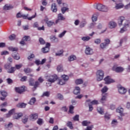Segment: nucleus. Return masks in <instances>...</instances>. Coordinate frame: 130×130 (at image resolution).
Instances as JSON below:
<instances>
[{"label":"nucleus","instance_id":"obj_2","mask_svg":"<svg viewBox=\"0 0 130 130\" xmlns=\"http://www.w3.org/2000/svg\"><path fill=\"white\" fill-rule=\"evenodd\" d=\"M4 69H5V70H7V73H8V74H14V73L16 72V68L12 67L11 64L9 63L5 64Z\"/></svg>","mask_w":130,"mask_h":130},{"label":"nucleus","instance_id":"obj_29","mask_svg":"<svg viewBox=\"0 0 130 130\" xmlns=\"http://www.w3.org/2000/svg\"><path fill=\"white\" fill-rule=\"evenodd\" d=\"M26 105H27L25 103H19L17 105V107L19 108H25L26 107Z\"/></svg>","mask_w":130,"mask_h":130},{"label":"nucleus","instance_id":"obj_50","mask_svg":"<svg viewBox=\"0 0 130 130\" xmlns=\"http://www.w3.org/2000/svg\"><path fill=\"white\" fill-rule=\"evenodd\" d=\"M37 122L39 125H42L43 123V119L42 118H39Z\"/></svg>","mask_w":130,"mask_h":130},{"label":"nucleus","instance_id":"obj_11","mask_svg":"<svg viewBox=\"0 0 130 130\" xmlns=\"http://www.w3.org/2000/svg\"><path fill=\"white\" fill-rule=\"evenodd\" d=\"M15 91L19 94H22L23 92H25V86H22L20 87H15Z\"/></svg>","mask_w":130,"mask_h":130},{"label":"nucleus","instance_id":"obj_44","mask_svg":"<svg viewBox=\"0 0 130 130\" xmlns=\"http://www.w3.org/2000/svg\"><path fill=\"white\" fill-rule=\"evenodd\" d=\"M50 40H51V41H52L53 42H57V41H58V40L57 39V38H56L54 36L51 37Z\"/></svg>","mask_w":130,"mask_h":130},{"label":"nucleus","instance_id":"obj_41","mask_svg":"<svg viewBox=\"0 0 130 130\" xmlns=\"http://www.w3.org/2000/svg\"><path fill=\"white\" fill-rule=\"evenodd\" d=\"M42 51L43 53H47V52L49 51V48L44 47L42 49Z\"/></svg>","mask_w":130,"mask_h":130},{"label":"nucleus","instance_id":"obj_51","mask_svg":"<svg viewBox=\"0 0 130 130\" xmlns=\"http://www.w3.org/2000/svg\"><path fill=\"white\" fill-rule=\"evenodd\" d=\"M61 11L62 14H64V13H66V12L69 11V9L66 7H62L61 9Z\"/></svg>","mask_w":130,"mask_h":130},{"label":"nucleus","instance_id":"obj_28","mask_svg":"<svg viewBox=\"0 0 130 130\" xmlns=\"http://www.w3.org/2000/svg\"><path fill=\"white\" fill-rule=\"evenodd\" d=\"M35 102H36V98H32L29 102V104H30V105H34V104H35Z\"/></svg>","mask_w":130,"mask_h":130},{"label":"nucleus","instance_id":"obj_1","mask_svg":"<svg viewBox=\"0 0 130 130\" xmlns=\"http://www.w3.org/2000/svg\"><path fill=\"white\" fill-rule=\"evenodd\" d=\"M28 16L29 14L24 15L19 12L16 14V18H23V19H24L25 20H27H27H28L29 21H31L32 19H34V18L36 17V13H35V15H32L30 17H28Z\"/></svg>","mask_w":130,"mask_h":130},{"label":"nucleus","instance_id":"obj_48","mask_svg":"<svg viewBox=\"0 0 130 130\" xmlns=\"http://www.w3.org/2000/svg\"><path fill=\"white\" fill-rule=\"evenodd\" d=\"M22 40L24 41H30V38L29 36H25L23 37Z\"/></svg>","mask_w":130,"mask_h":130},{"label":"nucleus","instance_id":"obj_42","mask_svg":"<svg viewBox=\"0 0 130 130\" xmlns=\"http://www.w3.org/2000/svg\"><path fill=\"white\" fill-rule=\"evenodd\" d=\"M123 7V5H122L121 3H120L116 5L115 8L116 10H118L119 9H121Z\"/></svg>","mask_w":130,"mask_h":130},{"label":"nucleus","instance_id":"obj_40","mask_svg":"<svg viewBox=\"0 0 130 130\" xmlns=\"http://www.w3.org/2000/svg\"><path fill=\"white\" fill-rule=\"evenodd\" d=\"M90 39H91V38H90V37H89V36L83 37L81 38V40L83 41H89V40H90Z\"/></svg>","mask_w":130,"mask_h":130},{"label":"nucleus","instance_id":"obj_19","mask_svg":"<svg viewBox=\"0 0 130 130\" xmlns=\"http://www.w3.org/2000/svg\"><path fill=\"white\" fill-rule=\"evenodd\" d=\"M117 112L118 113H120V115L121 116H124V114H123V108L119 107L117 109H116Z\"/></svg>","mask_w":130,"mask_h":130},{"label":"nucleus","instance_id":"obj_3","mask_svg":"<svg viewBox=\"0 0 130 130\" xmlns=\"http://www.w3.org/2000/svg\"><path fill=\"white\" fill-rule=\"evenodd\" d=\"M104 78V72L102 70H98L96 72V80L99 82L102 81Z\"/></svg>","mask_w":130,"mask_h":130},{"label":"nucleus","instance_id":"obj_31","mask_svg":"<svg viewBox=\"0 0 130 130\" xmlns=\"http://www.w3.org/2000/svg\"><path fill=\"white\" fill-rule=\"evenodd\" d=\"M84 81L82 80V79H79L75 80V84L76 85H81V84H83Z\"/></svg>","mask_w":130,"mask_h":130},{"label":"nucleus","instance_id":"obj_54","mask_svg":"<svg viewBox=\"0 0 130 130\" xmlns=\"http://www.w3.org/2000/svg\"><path fill=\"white\" fill-rule=\"evenodd\" d=\"M66 33H67V31L66 30H64L62 32H61V34H60L59 35H58V37L59 38H61L62 37H63V36H64Z\"/></svg>","mask_w":130,"mask_h":130},{"label":"nucleus","instance_id":"obj_24","mask_svg":"<svg viewBox=\"0 0 130 130\" xmlns=\"http://www.w3.org/2000/svg\"><path fill=\"white\" fill-rule=\"evenodd\" d=\"M12 56L14 59H16L17 60H18L20 58V56L17 52H13L12 54Z\"/></svg>","mask_w":130,"mask_h":130},{"label":"nucleus","instance_id":"obj_35","mask_svg":"<svg viewBox=\"0 0 130 130\" xmlns=\"http://www.w3.org/2000/svg\"><path fill=\"white\" fill-rule=\"evenodd\" d=\"M97 110L100 114H104V110L101 107H98Z\"/></svg>","mask_w":130,"mask_h":130},{"label":"nucleus","instance_id":"obj_12","mask_svg":"<svg viewBox=\"0 0 130 130\" xmlns=\"http://www.w3.org/2000/svg\"><path fill=\"white\" fill-rule=\"evenodd\" d=\"M1 94L3 97H1V100L4 101L6 99V97L8 96V92L5 90H1L0 91Z\"/></svg>","mask_w":130,"mask_h":130},{"label":"nucleus","instance_id":"obj_36","mask_svg":"<svg viewBox=\"0 0 130 130\" xmlns=\"http://www.w3.org/2000/svg\"><path fill=\"white\" fill-rule=\"evenodd\" d=\"M75 108V107H74L73 105H71L69 107V113H71V114H73L74 113V109Z\"/></svg>","mask_w":130,"mask_h":130},{"label":"nucleus","instance_id":"obj_39","mask_svg":"<svg viewBox=\"0 0 130 130\" xmlns=\"http://www.w3.org/2000/svg\"><path fill=\"white\" fill-rule=\"evenodd\" d=\"M108 91V88L107 86H104L101 90V92L102 94H104V93H106Z\"/></svg>","mask_w":130,"mask_h":130},{"label":"nucleus","instance_id":"obj_63","mask_svg":"<svg viewBox=\"0 0 130 130\" xmlns=\"http://www.w3.org/2000/svg\"><path fill=\"white\" fill-rule=\"evenodd\" d=\"M57 98L58 99H59V100H63V96H62L60 93H58L57 94Z\"/></svg>","mask_w":130,"mask_h":130},{"label":"nucleus","instance_id":"obj_21","mask_svg":"<svg viewBox=\"0 0 130 130\" xmlns=\"http://www.w3.org/2000/svg\"><path fill=\"white\" fill-rule=\"evenodd\" d=\"M51 10L53 13H56L57 12V7L55 3L52 4Z\"/></svg>","mask_w":130,"mask_h":130},{"label":"nucleus","instance_id":"obj_10","mask_svg":"<svg viewBox=\"0 0 130 130\" xmlns=\"http://www.w3.org/2000/svg\"><path fill=\"white\" fill-rule=\"evenodd\" d=\"M112 71H114V72H116V73H122V72L124 71V69L121 67H116L114 66L112 68Z\"/></svg>","mask_w":130,"mask_h":130},{"label":"nucleus","instance_id":"obj_22","mask_svg":"<svg viewBox=\"0 0 130 130\" xmlns=\"http://www.w3.org/2000/svg\"><path fill=\"white\" fill-rule=\"evenodd\" d=\"M46 24H47L48 27H51V26H53L54 25V22L51 21H48V18H47L45 20Z\"/></svg>","mask_w":130,"mask_h":130},{"label":"nucleus","instance_id":"obj_27","mask_svg":"<svg viewBox=\"0 0 130 130\" xmlns=\"http://www.w3.org/2000/svg\"><path fill=\"white\" fill-rule=\"evenodd\" d=\"M15 112V109H12L10 111H9V113L6 114L7 117H10L11 115H12V114H14V113Z\"/></svg>","mask_w":130,"mask_h":130},{"label":"nucleus","instance_id":"obj_5","mask_svg":"<svg viewBox=\"0 0 130 130\" xmlns=\"http://www.w3.org/2000/svg\"><path fill=\"white\" fill-rule=\"evenodd\" d=\"M29 86H34V88L36 89L38 87V86L40 85V83L38 81H36L34 84V79L32 78H30L29 80Z\"/></svg>","mask_w":130,"mask_h":130},{"label":"nucleus","instance_id":"obj_62","mask_svg":"<svg viewBox=\"0 0 130 130\" xmlns=\"http://www.w3.org/2000/svg\"><path fill=\"white\" fill-rule=\"evenodd\" d=\"M105 119L106 120H108L109 119H110V115L108 114H105Z\"/></svg>","mask_w":130,"mask_h":130},{"label":"nucleus","instance_id":"obj_38","mask_svg":"<svg viewBox=\"0 0 130 130\" xmlns=\"http://www.w3.org/2000/svg\"><path fill=\"white\" fill-rule=\"evenodd\" d=\"M5 128H12L13 127V123L12 122H9L8 124H6L5 125Z\"/></svg>","mask_w":130,"mask_h":130},{"label":"nucleus","instance_id":"obj_49","mask_svg":"<svg viewBox=\"0 0 130 130\" xmlns=\"http://www.w3.org/2000/svg\"><path fill=\"white\" fill-rule=\"evenodd\" d=\"M65 80L63 79H60L59 80V82H58V85H64L66 84Z\"/></svg>","mask_w":130,"mask_h":130},{"label":"nucleus","instance_id":"obj_64","mask_svg":"<svg viewBox=\"0 0 130 130\" xmlns=\"http://www.w3.org/2000/svg\"><path fill=\"white\" fill-rule=\"evenodd\" d=\"M94 126L93 125H91V126H88L85 130H92V128H93Z\"/></svg>","mask_w":130,"mask_h":130},{"label":"nucleus","instance_id":"obj_47","mask_svg":"<svg viewBox=\"0 0 130 130\" xmlns=\"http://www.w3.org/2000/svg\"><path fill=\"white\" fill-rule=\"evenodd\" d=\"M67 126L70 127L71 129H73V128H74V127L73 126V123H72L71 121H69L67 123Z\"/></svg>","mask_w":130,"mask_h":130},{"label":"nucleus","instance_id":"obj_6","mask_svg":"<svg viewBox=\"0 0 130 130\" xmlns=\"http://www.w3.org/2000/svg\"><path fill=\"white\" fill-rule=\"evenodd\" d=\"M127 28H129V21L128 20H125L124 26L123 28H121L120 33H123V32L127 30Z\"/></svg>","mask_w":130,"mask_h":130},{"label":"nucleus","instance_id":"obj_4","mask_svg":"<svg viewBox=\"0 0 130 130\" xmlns=\"http://www.w3.org/2000/svg\"><path fill=\"white\" fill-rule=\"evenodd\" d=\"M96 9L98 11L101 12H107L108 11V8L107 7L102 5V4H98L96 5Z\"/></svg>","mask_w":130,"mask_h":130},{"label":"nucleus","instance_id":"obj_55","mask_svg":"<svg viewBox=\"0 0 130 130\" xmlns=\"http://www.w3.org/2000/svg\"><path fill=\"white\" fill-rule=\"evenodd\" d=\"M10 40H14L16 39V35L15 34H12L9 37Z\"/></svg>","mask_w":130,"mask_h":130},{"label":"nucleus","instance_id":"obj_32","mask_svg":"<svg viewBox=\"0 0 130 130\" xmlns=\"http://www.w3.org/2000/svg\"><path fill=\"white\" fill-rule=\"evenodd\" d=\"M13 7L11 6H9L8 4L5 5V6L4 7L3 9L5 11H8L9 10H11V9H12Z\"/></svg>","mask_w":130,"mask_h":130},{"label":"nucleus","instance_id":"obj_61","mask_svg":"<svg viewBox=\"0 0 130 130\" xmlns=\"http://www.w3.org/2000/svg\"><path fill=\"white\" fill-rule=\"evenodd\" d=\"M9 50H11V51H18L17 48H14L13 47H11L9 48Z\"/></svg>","mask_w":130,"mask_h":130},{"label":"nucleus","instance_id":"obj_53","mask_svg":"<svg viewBox=\"0 0 130 130\" xmlns=\"http://www.w3.org/2000/svg\"><path fill=\"white\" fill-rule=\"evenodd\" d=\"M39 42L41 44H42L43 45L45 44V41H44V40L42 38H40Z\"/></svg>","mask_w":130,"mask_h":130},{"label":"nucleus","instance_id":"obj_8","mask_svg":"<svg viewBox=\"0 0 130 130\" xmlns=\"http://www.w3.org/2000/svg\"><path fill=\"white\" fill-rule=\"evenodd\" d=\"M105 43H101L100 46L102 49H104V48H106V46H108L110 43V40L108 39H106L105 40Z\"/></svg>","mask_w":130,"mask_h":130},{"label":"nucleus","instance_id":"obj_13","mask_svg":"<svg viewBox=\"0 0 130 130\" xmlns=\"http://www.w3.org/2000/svg\"><path fill=\"white\" fill-rule=\"evenodd\" d=\"M118 90L120 94H124L126 93V89L122 86H119L118 87Z\"/></svg>","mask_w":130,"mask_h":130},{"label":"nucleus","instance_id":"obj_15","mask_svg":"<svg viewBox=\"0 0 130 130\" xmlns=\"http://www.w3.org/2000/svg\"><path fill=\"white\" fill-rule=\"evenodd\" d=\"M59 20L60 21H63V20H66V18H64L63 16H62V14H61V13H59L58 15V19L56 20L55 23L57 24V23L59 22Z\"/></svg>","mask_w":130,"mask_h":130},{"label":"nucleus","instance_id":"obj_33","mask_svg":"<svg viewBox=\"0 0 130 130\" xmlns=\"http://www.w3.org/2000/svg\"><path fill=\"white\" fill-rule=\"evenodd\" d=\"M50 96V92L49 91H45L43 92L42 97H49Z\"/></svg>","mask_w":130,"mask_h":130},{"label":"nucleus","instance_id":"obj_25","mask_svg":"<svg viewBox=\"0 0 130 130\" xmlns=\"http://www.w3.org/2000/svg\"><path fill=\"white\" fill-rule=\"evenodd\" d=\"M81 92V89L79 87H76L75 89L74 90V94L75 95H78V94H80Z\"/></svg>","mask_w":130,"mask_h":130},{"label":"nucleus","instance_id":"obj_57","mask_svg":"<svg viewBox=\"0 0 130 130\" xmlns=\"http://www.w3.org/2000/svg\"><path fill=\"white\" fill-rule=\"evenodd\" d=\"M28 77H27V76H23L22 77H21V78L20 79V81L21 82H26L27 81V79Z\"/></svg>","mask_w":130,"mask_h":130},{"label":"nucleus","instance_id":"obj_59","mask_svg":"<svg viewBox=\"0 0 130 130\" xmlns=\"http://www.w3.org/2000/svg\"><path fill=\"white\" fill-rule=\"evenodd\" d=\"M63 53V50H61L57 53H56V55L59 56L61 55V54H62Z\"/></svg>","mask_w":130,"mask_h":130},{"label":"nucleus","instance_id":"obj_7","mask_svg":"<svg viewBox=\"0 0 130 130\" xmlns=\"http://www.w3.org/2000/svg\"><path fill=\"white\" fill-rule=\"evenodd\" d=\"M57 79H58V77H57V75L54 74L49 77L47 79V81L49 82L50 83H54V82H55V81H56Z\"/></svg>","mask_w":130,"mask_h":130},{"label":"nucleus","instance_id":"obj_60","mask_svg":"<svg viewBox=\"0 0 130 130\" xmlns=\"http://www.w3.org/2000/svg\"><path fill=\"white\" fill-rule=\"evenodd\" d=\"M90 104L91 105H97L98 104V101L93 100L91 102H90Z\"/></svg>","mask_w":130,"mask_h":130},{"label":"nucleus","instance_id":"obj_52","mask_svg":"<svg viewBox=\"0 0 130 130\" xmlns=\"http://www.w3.org/2000/svg\"><path fill=\"white\" fill-rule=\"evenodd\" d=\"M22 67H23V64H16L15 65V71L16 70H20V69H21V68H22Z\"/></svg>","mask_w":130,"mask_h":130},{"label":"nucleus","instance_id":"obj_9","mask_svg":"<svg viewBox=\"0 0 130 130\" xmlns=\"http://www.w3.org/2000/svg\"><path fill=\"white\" fill-rule=\"evenodd\" d=\"M104 81L105 82V84L107 85H109V84H111V83H114L115 81L113 79H111L110 76H107L105 79Z\"/></svg>","mask_w":130,"mask_h":130},{"label":"nucleus","instance_id":"obj_45","mask_svg":"<svg viewBox=\"0 0 130 130\" xmlns=\"http://www.w3.org/2000/svg\"><path fill=\"white\" fill-rule=\"evenodd\" d=\"M23 123H26L28 121V116H25L22 119Z\"/></svg>","mask_w":130,"mask_h":130},{"label":"nucleus","instance_id":"obj_17","mask_svg":"<svg viewBox=\"0 0 130 130\" xmlns=\"http://www.w3.org/2000/svg\"><path fill=\"white\" fill-rule=\"evenodd\" d=\"M85 53L86 54H87V55H91L93 53V49L90 47H87L85 49Z\"/></svg>","mask_w":130,"mask_h":130},{"label":"nucleus","instance_id":"obj_30","mask_svg":"<svg viewBox=\"0 0 130 130\" xmlns=\"http://www.w3.org/2000/svg\"><path fill=\"white\" fill-rule=\"evenodd\" d=\"M69 61H74V60H76L77 59V57L75 55H71L68 58Z\"/></svg>","mask_w":130,"mask_h":130},{"label":"nucleus","instance_id":"obj_26","mask_svg":"<svg viewBox=\"0 0 130 130\" xmlns=\"http://www.w3.org/2000/svg\"><path fill=\"white\" fill-rule=\"evenodd\" d=\"M108 96V94L107 93L102 94V98L101 100V102H102V103H103V101H105V100H106V98H107Z\"/></svg>","mask_w":130,"mask_h":130},{"label":"nucleus","instance_id":"obj_34","mask_svg":"<svg viewBox=\"0 0 130 130\" xmlns=\"http://www.w3.org/2000/svg\"><path fill=\"white\" fill-rule=\"evenodd\" d=\"M90 123H91V122L88 121L87 120H84L82 122L83 126H87V125H89Z\"/></svg>","mask_w":130,"mask_h":130},{"label":"nucleus","instance_id":"obj_16","mask_svg":"<svg viewBox=\"0 0 130 130\" xmlns=\"http://www.w3.org/2000/svg\"><path fill=\"white\" fill-rule=\"evenodd\" d=\"M23 116V113H15L13 115V118L14 119H19V118H21Z\"/></svg>","mask_w":130,"mask_h":130},{"label":"nucleus","instance_id":"obj_23","mask_svg":"<svg viewBox=\"0 0 130 130\" xmlns=\"http://www.w3.org/2000/svg\"><path fill=\"white\" fill-rule=\"evenodd\" d=\"M109 26L111 29H113V28H115L117 24L114 21H110L109 23Z\"/></svg>","mask_w":130,"mask_h":130},{"label":"nucleus","instance_id":"obj_56","mask_svg":"<svg viewBox=\"0 0 130 130\" xmlns=\"http://www.w3.org/2000/svg\"><path fill=\"white\" fill-rule=\"evenodd\" d=\"M79 115H76L74 117H73V120L74 121H79Z\"/></svg>","mask_w":130,"mask_h":130},{"label":"nucleus","instance_id":"obj_43","mask_svg":"<svg viewBox=\"0 0 130 130\" xmlns=\"http://www.w3.org/2000/svg\"><path fill=\"white\" fill-rule=\"evenodd\" d=\"M57 72H62L63 71V68H62V65H59L57 67Z\"/></svg>","mask_w":130,"mask_h":130},{"label":"nucleus","instance_id":"obj_46","mask_svg":"<svg viewBox=\"0 0 130 130\" xmlns=\"http://www.w3.org/2000/svg\"><path fill=\"white\" fill-rule=\"evenodd\" d=\"M24 72L25 74H30V73L32 72V70H31L30 68L24 69Z\"/></svg>","mask_w":130,"mask_h":130},{"label":"nucleus","instance_id":"obj_58","mask_svg":"<svg viewBox=\"0 0 130 130\" xmlns=\"http://www.w3.org/2000/svg\"><path fill=\"white\" fill-rule=\"evenodd\" d=\"M95 44H100L101 43V40L100 39H96L94 40Z\"/></svg>","mask_w":130,"mask_h":130},{"label":"nucleus","instance_id":"obj_14","mask_svg":"<svg viewBox=\"0 0 130 130\" xmlns=\"http://www.w3.org/2000/svg\"><path fill=\"white\" fill-rule=\"evenodd\" d=\"M123 21H125V18L123 16H120L118 19V24L119 26H122V22Z\"/></svg>","mask_w":130,"mask_h":130},{"label":"nucleus","instance_id":"obj_37","mask_svg":"<svg viewBox=\"0 0 130 130\" xmlns=\"http://www.w3.org/2000/svg\"><path fill=\"white\" fill-rule=\"evenodd\" d=\"M61 78L62 79L65 81L67 82L68 81H69V76L68 75H63L61 76Z\"/></svg>","mask_w":130,"mask_h":130},{"label":"nucleus","instance_id":"obj_18","mask_svg":"<svg viewBox=\"0 0 130 130\" xmlns=\"http://www.w3.org/2000/svg\"><path fill=\"white\" fill-rule=\"evenodd\" d=\"M29 118L30 120H36L37 118H38V114L35 113V114H31L29 116Z\"/></svg>","mask_w":130,"mask_h":130},{"label":"nucleus","instance_id":"obj_20","mask_svg":"<svg viewBox=\"0 0 130 130\" xmlns=\"http://www.w3.org/2000/svg\"><path fill=\"white\" fill-rule=\"evenodd\" d=\"M46 61V59L44 58L42 60V61L39 60H36L35 61V63H36L37 66H39L40 64H44L45 62Z\"/></svg>","mask_w":130,"mask_h":130}]
</instances>
